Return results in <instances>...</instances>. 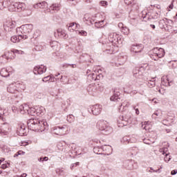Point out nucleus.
<instances>
[{"mask_svg": "<svg viewBox=\"0 0 177 177\" xmlns=\"http://www.w3.org/2000/svg\"><path fill=\"white\" fill-rule=\"evenodd\" d=\"M28 129L35 132H44L48 129V122L39 118H32L27 122Z\"/></svg>", "mask_w": 177, "mask_h": 177, "instance_id": "1", "label": "nucleus"}, {"mask_svg": "<svg viewBox=\"0 0 177 177\" xmlns=\"http://www.w3.org/2000/svg\"><path fill=\"white\" fill-rule=\"evenodd\" d=\"M97 128L101 131L102 135H110L111 133H113V128L109 126L106 121H98L97 123Z\"/></svg>", "mask_w": 177, "mask_h": 177, "instance_id": "2", "label": "nucleus"}, {"mask_svg": "<svg viewBox=\"0 0 177 177\" xmlns=\"http://www.w3.org/2000/svg\"><path fill=\"white\" fill-rule=\"evenodd\" d=\"M70 131V127L67 125L57 126L52 128L53 133L55 135H59V136H63V135H67Z\"/></svg>", "mask_w": 177, "mask_h": 177, "instance_id": "3", "label": "nucleus"}, {"mask_svg": "<svg viewBox=\"0 0 177 177\" xmlns=\"http://www.w3.org/2000/svg\"><path fill=\"white\" fill-rule=\"evenodd\" d=\"M32 28H34V27L31 24L22 25L21 27L17 28V34L21 32V35H23L24 37L26 35L28 39L30 32L32 31Z\"/></svg>", "mask_w": 177, "mask_h": 177, "instance_id": "4", "label": "nucleus"}, {"mask_svg": "<svg viewBox=\"0 0 177 177\" xmlns=\"http://www.w3.org/2000/svg\"><path fill=\"white\" fill-rule=\"evenodd\" d=\"M44 114H45V108H44V106L32 107L30 109V115L42 117Z\"/></svg>", "mask_w": 177, "mask_h": 177, "instance_id": "5", "label": "nucleus"}, {"mask_svg": "<svg viewBox=\"0 0 177 177\" xmlns=\"http://www.w3.org/2000/svg\"><path fill=\"white\" fill-rule=\"evenodd\" d=\"M11 12H23L26 10V4L24 3H15L9 8Z\"/></svg>", "mask_w": 177, "mask_h": 177, "instance_id": "6", "label": "nucleus"}, {"mask_svg": "<svg viewBox=\"0 0 177 177\" xmlns=\"http://www.w3.org/2000/svg\"><path fill=\"white\" fill-rule=\"evenodd\" d=\"M153 51L155 53H153V55L151 57V58L155 61L158 60V59H161V57H164L165 55L164 48H154Z\"/></svg>", "mask_w": 177, "mask_h": 177, "instance_id": "7", "label": "nucleus"}, {"mask_svg": "<svg viewBox=\"0 0 177 177\" xmlns=\"http://www.w3.org/2000/svg\"><path fill=\"white\" fill-rule=\"evenodd\" d=\"M110 99L111 102H115L116 103L118 102H122V98L121 97V93L119 88H115L114 89L113 94Z\"/></svg>", "mask_w": 177, "mask_h": 177, "instance_id": "8", "label": "nucleus"}, {"mask_svg": "<svg viewBox=\"0 0 177 177\" xmlns=\"http://www.w3.org/2000/svg\"><path fill=\"white\" fill-rule=\"evenodd\" d=\"M4 30L6 32H12L13 28L16 27V22L13 21H7L3 24Z\"/></svg>", "mask_w": 177, "mask_h": 177, "instance_id": "9", "label": "nucleus"}, {"mask_svg": "<svg viewBox=\"0 0 177 177\" xmlns=\"http://www.w3.org/2000/svg\"><path fill=\"white\" fill-rule=\"evenodd\" d=\"M118 34L115 32H111L108 36L109 42H111L113 45H118V44H120V39H118Z\"/></svg>", "mask_w": 177, "mask_h": 177, "instance_id": "10", "label": "nucleus"}, {"mask_svg": "<svg viewBox=\"0 0 177 177\" xmlns=\"http://www.w3.org/2000/svg\"><path fill=\"white\" fill-rule=\"evenodd\" d=\"M88 112L92 113L93 115H99L102 113V105L95 104L88 109Z\"/></svg>", "mask_w": 177, "mask_h": 177, "instance_id": "11", "label": "nucleus"}, {"mask_svg": "<svg viewBox=\"0 0 177 177\" xmlns=\"http://www.w3.org/2000/svg\"><path fill=\"white\" fill-rule=\"evenodd\" d=\"M131 119H127V118H124V115H120L118 119V126L119 128H122V127H127Z\"/></svg>", "mask_w": 177, "mask_h": 177, "instance_id": "12", "label": "nucleus"}, {"mask_svg": "<svg viewBox=\"0 0 177 177\" xmlns=\"http://www.w3.org/2000/svg\"><path fill=\"white\" fill-rule=\"evenodd\" d=\"M17 133L19 136H26L27 132L26 130V125L24 124H19L17 128Z\"/></svg>", "mask_w": 177, "mask_h": 177, "instance_id": "13", "label": "nucleus"}, {"mask_svg": "<svg viewBox=\"0 0 177 177\" xmlns=\"http://www.w3.org/2000/svg\"><path fill=\"white\" fill-rule=\"evenodd\" d=\"M15 2V0H0V9L2 10L4 8H9L12 6V3Z\"/></svg>", "mask_w": 177, "mask_h": 177, "instance_id": "14", "label": "nucleus"}, {"mask_svg": "<svg viewBox=\"0 0 177 177\" xmlns=\"http://www.w3.org/2000/svg\"><path fill=\"white\" fill-rule=\"evenodd\" d=\"M46 72V66H35L33 69V73L35 75L44 74V73Z\"/></svg>", "mask_w": 177, "mask_h": 177, "instance_id": "15", "label": "nucleus"}, {"mask_svg": "<svg viewBox=\"0 0 177 177\" xmlns=\"http://www.w3.org/2000/svg\"><path fill=\"white\" fill-rule=\"evenodd\" d=\"M21 39H27V35H21L19 32L18 35H14L11 37V42L14 44H17V42H20Z\"/></svg>", "mask_w": 177, "mask_h": 177, "instance_id": "16", "label": "nucleus"}, {"mask_svg": "<svg viewBox=\"0 0 177 177\" xmlns=\"http://www.w3.org/2000/svg\"><path fill=\"white\" fill-rule=\"evenodd\" d=\"M31 108L27 104H24L19 106V111H20L21 114H26L27 113L30 115V110Z\"/></svg>", "mask_w": 177, "mask_h": 177, "instance_id": "17", "label": "nucleus"}, {"mask_svg": "<svg viewBox=\"0 0 177 177\" xmlns=\"http://www.w3.org/2000/svg\"><path fill=\"white\" fill-rule=\"evenodd\" d=\"M113 153V148L110 145H103L102 146V154L106 156H110Z\"/></svg>", "mask_w": 177, "mask_h": 177, "instance_id": "18", "label": "nucleus"}, {"mask_svg": "<svg viewBox=\"0 0 177 177\" xmlns=\"http://www.w3.org/2000/svg\"><path fill=\"white\" fill-rule=\"evenodd\" d=\"M84 20H85L86 21H90V24H95V27L97 28H103V23H104V21L102 20V21H91V20H89V19H86V17H84Z\"/></svg>", "mask_w": 177, "mask_h": 177, "instance_id": "19", "label": "nucleus"}, {"mask_svg": "<svg viewBox=\"0 0 177 177\" xmlns=\"http://www.w3.org/2000/svg\"><path fill=\"white\" fill-rule=\"evenodd\" d=\"M8 92L10 93H16V92H18L17 87L16 86V83H12L10 84L7 88Z\"/></svg>", "mask_w": 177, "mask_h": 177, "instance_id": "20", "label": "nucleus"}, {"mask_svg": "<svg viewBox=\"0 0 177 177\" xmlns=\"http://www.w3.org/2000/svg\"><path fill=\"white\" fill-rule=\"evenodd\" d=\"M171 82H172V80H169L168 76H163L162 77V85L164 86H171Z\"/></svg>", "mask_w": 177, "mask_h": 177, "instance_id": "21", "label": "nucleus"}, {"mask_svg": "<svg viewBox=\"0 0 177 177\" xmlns=\"http://www.w3.org/2000/svg\"><path fill=\"white\" fill-rule=\"evenodd\" d=\"M121 143H122L123 145H129L131 143H133L132 138H131V136H125L122 138Z\"/></svg>", "mask_w": 177, "mask_h": 177, "instance_id": "22", "label": "nucleus"}, {"mask_svg": "<svg viewBox=\"0 0 177 177\" xmlns=\"http://www.w3.org/2000/svg\"><path fill=\"white\" fill-rule=\"evenodd\" d=\"M127 55H125L124 53H120L118 55V62H120L119 64H120V66L124 64V63L127 62Z\"/></svg>", "mask_w": 177, "mask_h": 177, "instance_id": "23", "label": "nucleus"}, {"mask_svg": "<svg viewBox=\"0 0 177 177\" xmlns=\"http://www.w3.org/2000/svg\"><path fill=\"white\" fill-rule=\"evenodd\" d=\"M57 32L58 34V37H60L61 38H64V39H66L68 37V35L66 33V30L63 29H58L57 30Z\"/></svg>", "mask_w": 177, "mask_h": 177, "instance_id": "24", "label": "nucleus"}, {"mask_svg": "<svg viewBox=\"0 0 177 177\" xmlns=\"http://www.w3.org/2000/svg\"><path fill=\"white\" fill-rule=\"evenodd\" d=\"M15 86H17V90L19 91H24L26 89V84L23 82H16Z\"/></svg>", "mask_w": 177, "mask_h": 177, "instance_id": "25", "label": "nucleus"}, {"mask_svg": "<svg viewBox=\"0 0 177 177\" xmlns=\"http://www.w3.org/2000/svg\"><path fill=\"white\" fill-rule=\"evenodd\" d=\"M128 102H122L121 104L119 106V111L120 113H122V111H125V110H127V109H128Z\"/></svg>", "mask_w": 177, "mask_h": 177, "instance_id": "26", "label": "nucleus"}, {"mask_svg": "<svg viewBox=\"0 0 177 177\" xmlns=\"http://www.w3.org/2000/svg\"><path fill=\"white\" fill-rule=\"evenodd\" d=\"M4 55H6V60H10L15 57V56L12 55H15V53L12 50L6 52Z\"/></svg>", "mask_w": 177, "mask_h": 177, "instance_id": "27", "label": "nucleus"}, {"mask_svg": "<svg viewBox=\"0 0 177 177\" xmlns=\"http://www.w3.org/2000/svg\"><path fill=\"white\" fill-rule=\"evenodd\" d=\"M50 9L51 10H56V12H57L58 10H60V3H53L50 6Z\"/></svg>", "mask_w": 177, "mask_h": 177, "instance_id": "28", "label": "nucleus"}, {"mask_svg": "<svg viewBox=\"0 0 177 177\" xmlns=\"http://www.w3.org/2000/svg\"><path fill=\"white\" fill-rule=\"evenodd\" d=\"M4 125H6V128L3 127V129H0V133L1 135H8V131H9V124L4 123Z\"/></svg>", "mask_w": 177, "mask_h": 177, "instance_id": "29", "label": "nucleus"}, {"mask_svg": "<svg viewBox=\"0 0 177 177\" xmlns=\"http://www.w3.org/2000/svg\"><path fill=\"white\" fill-rule=\"evenodd\" d=\"M45 6H46V1L37 3H36V4H35V5L33 6V7L35 8V9H38V8H39L40 9H44V8H45Z\"/></svg>", "mask_w": 177, "mask_h": 177, "instance_id": "30", "label": "nucleus"}, {"mask_svg": "<svg viewBox=\"0 0 177 177\" xmlns=\"http://www.w3.org/2000/svg\"><path fill=\"white\" fill-rule=\"evenodd\" d=\"M93 152L95 154H103V146L102 147H95L93 149Z\"/></svg>", "mask_w": 177, "mask_h": 177, "instance_id": "31", "label": "nucleus"}, {"mask_svg": "<svg viewBox=\"0 0 177 177\" xmlns=\"http://www.w3.org/2000/svg\"><path fill=\"white\" fill-rule=\"evenodd\" d=\"M0 75H1V77H9V75H10V73H9V72H8V70L6 68H3L0 71Z\"/></svg>", "mask_w": 177, "mask_h": 177, "instance_id": "32", "label": "nucleus"}, {"mask_svg": "<svg viewBox=\"0 0 177 177\" xmlns=\"http://www.w3.org/2000/svg\"><path fill=\"white\" fill-rule=\"evenodd\" d=\"M142 128L145 129V131H149L150 129V123L149 122H142Z\"/></svg>", "mask_w": 177, "mask_h": 177, "instance_id": "33", "label": "nucleus"}, {"mask_svg": "<svg viewBox=\"0 0 177 177\" xmlns=\"http://www.w3.org/2000/svg\"><path fill=\"white\" fill-rule=\"evenodd\" d=\"M56 173H57L59 176H64V175H66V172L64 171V169H63V168L57 169H56Z\"/></svg>", "mask_w": 177, "mask_h": 177, "instance_id": "34", "label": "nucleus"}, {"mask_svg": "<svg viewBox=\"0 0 177 177\" xmlns=\"http://www.w3.org/2000/svg\"><path fill=\"white\" fill-rule=\"evenodd\" d=\"M102 70H98L96 77L94 78V80H97V81H99L100 80H103V74L101 73Z\"/></svg>", "mask_w": 177, "mask_h": 177, "instance_id": "35", "label": "nucleus"}, {"mask_svg": "<svg viewBox=\"0 0 177 177\" xmlns=\"http://www.w3.org/2000/svg\"><path fill=\"white\" fill-rule=\"evenodd\" d=\"M126 164H127V169H133V162H132V160H127Z\"/></svg>", "mask_w": 177, "mask_h": 177, "instance_id": "36", "label": "nucleus"}, {"mask_svg": "<svg viewBox=\"0 0 177 177\" xmlns=\"http://www.w3.org/2000/svg\"><path fill=\"white\" fill-rule=\"evenodd\" d=\"M142 49H143V47L141 44L138 46H134L133 50L136 52V53H138L139 52H142Z\"/></svg>", "mask_w": 177, "mask_h": 177, "instance_id": "37", "label": "nucleus"}, {"mask_svg": "<svg viewBox=\"0 0 177 177\" xmlns=\"http://www.w3.org/2000/svg\"><path fill=\"white\" fill-rule=\"evenodd\" d=\"M97 74L96 73H92V74H89L88 75V80H90V81H97L96 78Z\"/></svg>", "mask_w": 177, "mask_h": 177, "instance_id": "38", "label": "nucleus"}, {"mask_svg": "<svg viewBox=\"0 0 177 177\" xmlns=\"http://www.w3.org/2000/svg\"><path fill=\"white\" fill-rule=\"evenodd\" d=\"M154 115H156V117H161L162 115V111L161 110L158 109L152 115V118H154Z\"/></svg>", "mask_w": 177, "mask_h": 177, "instance_id": "39", "label": "nucleus"}, {"mask_svg": "<svg viewBox=\"0 0 177 177\" xmlns=\"http://www.w3.org/2000/svg\"><path fill=\"white\" fill-rule=\"evenodd\" d=\"M75 26V22L69 24V26H68V30L69 31H74L75 30V28H74Z\"/></svg>", "mask_w": 177, "mask_h": 177, "instance_id": "40", "label": "nucleus"}, {"mask_svg": "<svg viewBox=\"0 0 177 177\" xmlns=\"http://www.w3.org/2000/svg\"><path fill=\"white\" fill-rule=\"evenodd\" d=\"M81 0H67V2L70 3V5H73V6H75Z\"/></svg>", "mask_w": 177, "mask_h": 177, "instance_id": "41", "label": "nucleus"}, {"mask_svg": "<svg viewBox=\"0 0 177 177\" xmlns=\"http://www.w3.org/2000/svg\"><path fill=\"white\" fill-rule=\"evenodd\" d=\"M167 151H168V147H163L159 149V152L162 154H167Z\"/></svg>", "mask_w": 177, "mask_h": 177, "instance_id": "42", "label": "nucleus"}, {"mask_svg": "<svg viewBox=\"0 0 177 177\" xmlns=\"http://www.w3.org/2000/svg\"><path fill=\"white\" fill-rule=\"evenodd\" d=\"M143 142L145 143V145H151L152 143H154V141H151L150 139L145 138L143 140Z\"/></svg>", "mask_w": 177, "mask_h": 177, "instance_id": "43", "label": "nucleus"}, {"mask_svg": "<svg viewBox=\"0 0 177 177\" xmlns=\"http://www.w3.org/2000/svg\"><path fill=\"white\" fill-rule=\"evenodd\" d=\"M164 160L165 162H169L171 161V156L168 153H166Z\"/></svg>", "mask_w": 177, "mask_h": 177, "instance_id": "44", "label": "nucleus"}, {"mask_svg": "<svg viewBox=\"0 0 177 177\" xmlns=\"http://www.w3.org/2000/svg\"><path fill=\"white\" fill-rule=\"evenodd\" d=\"M50 80H52V76H47L45 77L42 79V82H48V81H50Z\"/></svg>", "mask_w": 177, "mask_h": 177, "instance_id": "45", "label": "nucleus"}, {"mask_svg": "<svg viewBox=\"0 0 177 177\" xmlns=\"http://www.w3.org/2000/svg\"><path fill=\"white\" fill-rule=\"evenodd\" d=\"M87 91L88 92V93H91L92 94V91H96V88H95V87H93V86H89L87 88Z\"/></svg>", "mask_w": 177, "mask_h": 177, "instance_id": "46", "label": "nucleus"}, {"mask_svg": "<svg viewBox=\"0 0 177 177\" xmlns=\"http://www.w3.org/2000/svg\"><path fill=\"white\" fill-rule=\"evenodd\" d=\"M12 52L14 53V55L15 53H17V55H24V51L21 50H14Z\"/></svg>", "mask_w": 177, "mask_h": 177, "instance_id": "47", "label": "nucleus"}, {"mask_svg": "<svg viewBox=\"0 0 177 177\" xmlns=\"http://www.w3.org/2000/svg\"><path fill=\"white\" fill-rule=\"evenodd\" d=\"M100 4L101 5V6L106 7L107 6V5H109V3L106 1H101L100 2Z\"/></svg>", "mask_w": 177, "mask_h": 177, "instance_id": "48", "label": "nucleus"}, {"mask_svg": "<svg viewBox=\"0 0 177 177\" xmlns=\"http://www.w3.org/2000/svg\"><path fill=\"white\" fill-rule=\"evenodd\" d=\"M44 49V46L41 45H37L35 46V50L37 51H41Z\"/></svg>", "mask_w": 177, "mask_h": 177, "instance_id": "49", "label": "nucleus"}, {"mask_svg": "<svg viewBox=\"0 0 177 177\" xmlns=\"http://www.w3.org/2000/svg\"><path fill=\"white\" fill-rule=\"evenodd\" d=\"M78 32L80 35H82L83 37H86L87 35L86 31L84 30L78 31Z\"/></svg>", "mask_w": 177, "mask_h": 177, "instance_id": "50", "label": "nucleus"}, {"mask_svg": "<svg viewBox=\"0 0 177 177\" xmlns=\"http://www.w3.org/2000/svg\"><path fill=\"white\" fill-rule=\"evenodd\" d=\"M151 170L149 171V172H156L158 174H160L161 172V170L157 169V170H154L152 167L150 168Z\"/></svg>", "mask_w": 177, "mask_h": 177, "instance_id": "51", "label": "nucleus"}, {"mask_svg": "<svg viewBox=\"0 0 177 177\" xmlns=\"http://www.w3.org/2000/svg\"><path fill=\"white\" fill-rule=\"evenodd\" d=\"M122 32H124V34H126L127 35H128L129 29H128V28H123L122 29Z\"/></svg>", "mask_w": 177, "mask_h": 177, "instance_id": "52", "label": "nucleus"}, {"mask_svg": "<svg viewBox=\"0 0 177 177\" xmlns=\"http://www.w3.org/2000/svg\"><path fill=\"white\" fill-rule=\"evenodd\" d=\"M78 165H80V162H77L76 163L72 164L71 166V169H72V170L74 169V167H77Z\"/></svg>", "mask_w": 177, "mask_h": 177, "instance_id": "53", "label": "nucleus"}, {"mask_svg": "<svg viewBox=\"0 0 177 177\" xmlns=\"http://www.w3.org/2000/svg\"><path fill=\"white\" fill-rule=\"evenodd\" d=\"M6 55L4 54L0 57L1 63H3L4 62H6V60H3V59H4L3 57H6Z\"/></svg>", "mask_w": 177, "mask_h": 177, "instance_id": "54", "label": "nucleus"}, {"mask_svg": "<svg viewBox=\"0 0 177 177\" xmlns=\"http://www.w3.org/2000/svg\"><path fill=\"white\" fill-rule=\"evenodd\" d=\"M171 9H174V3H171L169 6V8H167L168 12H171Z\"/></svg>", "mask_w": 177, "mask_h": 177, "instance_id": "55", "label": "nucleus"}, {"mask_svg": "<svg viewBox=\"0 0 177 177\" xmlns=\"http://www.w3.org/2000/svg\"><path fill=\"white\" fill-rule=\"evenodd\" d=\"M132 1L133 0H124V3H126V5H131L132 4Z\"/></svg>", "mask_w": 177, "mask_h": 177, "instance_id": "56", "label": "nucleus"}, {"mask_svg": "<svg viewBox=\"0 0 177 177\" xmlns=\"http://www.w3.org/2000/svg\"><path fill=\"white\" fill-rule=\"evenodd\" d=\"M69 66L72 67V68H75L77 67L76 64H66V67H68Z\"/></svg>", "mask_w": 177, "mask_h": 177, "instance_id": "57", "label": "nucleus"}, {"mask_svg": "<svg viewBox=\"0 0 177 177\" xmlns=\"http://www.w3.org/2000/svg\"><path fill=\"white\" fill-rule=\"evenodd\" d=\"M57 41H51L50 43V45L51 48H53V46H55V45H57Z\"/></svg>", "mask_w": 177, "mask_h": 177, "instance_id": "58", "label": "nucleus"}, {"mask_svg": "<svg viewBox=\"0 0 177 177\" xmlns=\"http://www.w3.org/2000/svg\"><path fill=\"white\" fill-rule=\"evenodd\" d=\"M19 156H24L26 154V152L23 151H19L18 152Z\"/></svg>", "mask_w": 177, "mask_h": 177, "instance_id": "59", "label": "nucleus"}, {"mask_svg": "<svg viewBox=\"0 0 177 177\" xmlns=\"http://www.w3.org/2000/svg\"><path fill=\"white\" fill-rule=\"evenodd\" d=\"M1 168H2V169H6V168H8V165L6 164H3L1 167Z\"/></svg>", "mask_w": 177, "mask_h": 177, "instance_id": "60", "label": "nucleus"}, {"mask_svg": "<svg viewBox=\"0 0 177 177\" xmlns=\"http://www.w3.org/2000/svg\"><path fill=\"white\" fill-rule=\"evenodd\" d=\"M177 174V170L174 169L173 171H171V175H176Z\"/></svg>", "mask_w": 177, "mask_h": 177, "instance_id": "61", "label": "nucleus"}, {"mask_svg": "<svg viewBox=\"0 0 177 177\" xmlns=\"http://www.w3.org/2000/svg\"><path fill=\"white\" fill-rule=\"evenodd\" d=\"M12 110L13 113H16V111H17V107L12 106Z\"/></svg>", "mask_w": 177, "mask_h": 177, "instance_id": "62", "label": "nucleus"}, {"mask_svg": "<svg viewBox=\"0 0 177 177\" xmlns=\"http://www.w3.org/2000/svg\"><path fill=\"white\" fill-rule=\"evenodd\" d=\"M118 27H119V28H124V24H122V23H119V24H118Z\"/></svg>", "mask_w": 177, "mask_h": 177, "instance_id": "63", "label": "nucleus"}, {"mask_svg": "<svg viewBox=\"0 0 177 177\" xmlns=\"http://www.w3.org/2000/svg\"><path fill=\"white\" fill-rule=\"evenodd\" d=\"M48 160H49V158H48L47 156L43 157V162H44V161H48Z\"/></svg>", "mask_w": 177, "mask_h": 177, "instance_id": "64", "label": "nucleus"}]
</instances>
